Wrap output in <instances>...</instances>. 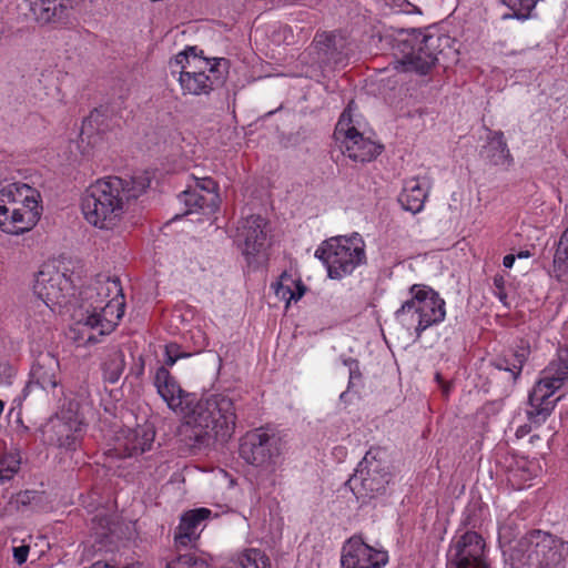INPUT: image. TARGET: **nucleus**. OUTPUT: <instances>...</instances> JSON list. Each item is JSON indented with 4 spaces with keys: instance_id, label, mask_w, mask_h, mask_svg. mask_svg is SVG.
I'll return each instance as SVG.
<instances>
[{
    "instance_id": "bb28decb",
    "label": "nucleus",
    "mask_w": 568,
    "mask_h": 568,
    "mask_svg": "<svg viewBox=\"0 0 568 568\" xmlns=\"http://www.w3.org/2000/svg\"><path fill=\"white\" fill-rule=\"evenodd\" d=\"M276 297L285 301L287 305L291 301H298L305 292V288L300 283H295L288 275L283 274L276 283L272 285Z\"/></svg>"
},
{
    "instance_id": "f704fd0d",
    "label": "nucleus",
    "mask_w": 568,
    "mask_h": 568,
    "mask_svg": "<svg viewBox=\"0 0 568 568\" xmlns=\"http://www.w3.org/2000/svg\"><path fill=\"white\" fill-rule=\"evenodd\" d=\"M38 494L34 490H24L18 493L16 496L11 498V504L14 505V507L18 510H21L26 507H29L32 505V503L37 499Z\"/></svg>"
},
{
    "instance_id": "393cba45",
    "label": "nucleus",
    "mask_w": 568,
    "mask_h": 568,
    "mask_svg": "<svg viewBox=\"0 0 568 568\" xmlns=\"http://www.w3.org/2000/svg\"><path fill=\"white\" fill-rule=\"evenodd\" d=\"M154 442V432L151 428H136L130 430L123 444L125 455L133 457L151 449Z\"/></svg>"
},
{
    "instance_id": "7ed1b4c3",
    "label": "nucleus",
    "mask_w": 568,
    "mask_h": 568,
    "mask_svg": "<svg viewBox=\"0 0 568 568\" xmlns=\"http://www.w3.org/2000/svg\"><path fill=\"white\" fill-rule=\"evenodd\" d=\"M149 186L150 179L145 175L100 179L90 184L82 195L84 219L95 227L112 230L121 222L125 203L139 197Z\"/></svg>"
},
{
    "instance_id": "f257e3e1",
    "label": "nucleus",
    "mask_w": 568,
    "mask_h": 568,
    "mask_svg": "<svg viewBox=\"0 0 568 568\" xmlns=\"http://www.w3.org/2000/svg\"><path fill=\"white\" fill-rule=\"evenodd\" d=\"M124 314V296L116 277L99 274L82 288L77 300L73 317L87 344L99 342L98 336L112 333Z\"/></svg>"
},
{
    "instance_id": "49530a36",
    "label": "nucleus",
    "mask_w": 568,
    "mask_h": 568,
    "mask_svg": "<svg viewBox=\"0 0 568 568\" xmlns=\"http://www.w3.org/2000/svg\"><path fill=\"white\" fill-rule=\"evenodd\" d=\"M503 297H504L503 293L499 291V295H498L499 301H503Z\"/></svg>"
},
{
    "instance_id": "473e14b6",
    "label": "nucleus",
    "mask_w": 568,
    "mask_h": 568,
    "mask_svg": "<svg viewBox=\"0 0 568 568\" xmlns=\"http://www.w3.org/2000/svg\"><path fill=\"white\" fill-rule=\"evenodd\" d=\"M50 430L55 435L54 439H62L67 437L68 433L72 432L74 427L81 428V422L77 418L65 420L63 417H55L50 420Z\"/></svg>"
},
{
    "instance_id": "f3484780",
    "label": "nucleus",
    "mask_w": 568,
    "mask_h": 568,
    "mask_svg": "<svg viewBox=\"0 0 568 568\" xmlns=\"http://www.w3.org/2000/svg\"><path fill=\"white\" fill-rule=\"evenodd\" d=\"M179 200L185 206V214H213L220 205L219 185L212 178L193 176L192 184L179 194Z\"/></svg>"
},
{
    "instance_id": "ddd939ff",
    "label": "nucleus",
    "mask_w": 568,
    "mask_h": 568,
    "mask_svg": "<svg viewBox=\"0 0 568 568\" xmlns=\"http://www.w3.org/2000/svg\"><path fill=\"white\" fill-rule=\"evenodd\" d=\"M239 452L241 458L247 464L271 476L280 465L282 440L275 432L268 428H255L242 437Z\"/></svg>"
},
{
    "instance_id": "2eb2a0df",
    "label": "nucleus",
    "mask_w": 568,
    "mask_h": 568,
    "mask_svg": "<svg viewBox=\"0 0 568 568\" xmlns=\"http://www.w3.org/2000/svg\"><path fill=\"white\" fill-rule=\"evenodd\" d=\"M267 223L260 215H250L239 221L235 242L248 266L257 267L266 258Z\"/></svg>"
},
{
    "instance_id": "b1692460",
    "label": "nucleus",
    "mask_w": 568,
    "mask_h": 568,
    "mask_svg": "<svg viewBox=\"0 0 568 568\" xmlns=\"http://www.w3.org/2000/svg\"><path fill=\"white\" fill-rule=\"evenodd\" d=\"M428 195V184L425 180H408L405 182L399 195L404 210L416 214L424 209Z\"/></svg>"
},
{
    "instance_id": "72a5a7b5",
    "label": "nucleus",
    "mask_w": 568,
    "mask_h": 568,
    "mask_svg": "<svg viewBox=\"0 0 568 568\" xmlns=\"http://www.w3.org/2000/svg\"><path fill=\"white\" fill-rule=\"evenodd\" d=\"M82 433L83 424L81 423V428L74 427L72 432L68 433L67 437H62V439L51 438V440L54 442L59 447H63L69 450H74L80 443Z\"/></svg>"
},
{
    "instance_id": "412c9836",
    "label": "nucleus",
    "mask_w": 568,
    "mask_h": 568,
    "mask_svg": "<svg viewBox=\"0 0 568 568\" xmlns=\"http://www.w3.org/2000/svg\"><path fill=\"white\" fill-rule=\"evenodd\" d=\"M212 511L207 508H196L182 515L179 526L175 529V544L180 547H187L195 541L209 519Z\"/></svg>"
},
{
    "instance_id": "aec40b11",
    "label": "nucleus",
    "mask_w": 568,
    "mask_h": 568,
    "mask_svg": "<svg viewBox=\"0 0 568 568\" xmlns=\"http://www.w3.org/2000/svg\"><path fill=\"white\" fill-rule=\"evenodd\" d=\"M34 387L41 388L53 397H58V393L63 394L60 387V364L53 355H42L33 364L29 381L22 389V397L26 398Z\"/></svg>"
},
{
    "instance_id": "1a4fd4ad",
    "label": "nucleus",
    "mask_w": 568,
    "mask_h": 568,
    "mask_svg": "<svg viewBox=\"0 0 568 568\" xmlns=\"http://www.w3.org/2000/svg\"><path fill=\"white\" fill-rule=\"evenodd\" d=\"M365 246L358 233L339 235L324 241L316 248L315 257L323 262L329 278L341 280L366 263Z\"/></svg>"
},
{
    "instance_id": "6ab92c4d",
    "label": "nucleus",
    "mask_w": 568,
    "mask_h": 568,
    "mask_svg": "<svg viewBox=\"0 0 568 568\" xmlns=\"http://www.w3.org/2000/svg\"><path fill=\"white\" fill-rule=\"evenodd\" d=\"M153 385L168 407L174 413L181 414L182 420H184V414L186 409H191L196 395L185 392L165 366H160L155 371Z\"/></svg>"
},
{
    "instance_id": "dca6fc26",
    "label": "nucleus",
    "mask_w": 568,
    "mask_h": 568,
    "mask_svg": "<svg viewBox=\"0 0 568 568\" xmlns=\"http://www.w3.org/2000/svg\"><path fill=\"white\" fill-rule=\"evenodd\" d=\"M447 568H489L485 541L476 531L456 536L447 554Z\"/></svg>"
},
{
    "instance_id": "cd10ccee",
    "label": "nucleus",
    "mask_w": 568,
    "mask_h": 568,
    "mask_svg": "<svg viewBox=\"0 0 568 568\" xmlns=\"http://www.w3.org/2000/svg\"><path fill=\"white\" fill-rule=\"evenodd\" d=\"M343 38L335 33H323L315 37L316 47L327 60H333L335 63H341L343 58L337 49H343Z\"/></svg>"
},
{
    "instance_id": "a19ab883",
    "label": "nucleus",
    "mask_w": 568,
    "mask_h": 568,
    "mask_svg": "<svg viewBox=\"0 0 568 568\" xmlns=\"http://www.w3.org/2000/svg\"><path fill=\"white\" fill-rule=\"evenodd\" d=\"M99 114L91 113L89 118H87L83 122L81 135L89 134V126L92 125V122H95Z\"/></svg>"
},
{
    "instance_id": "2f4dec72",
    "label": "nucleus",
    "mask_w": 568,
    "mask_h": 568,
    "mask_svg": "<svg viewBox=\"0 0 568 568\" xmlns=\"http://www.w3.org/2000/svg\"><path fill=\"white\" fill-rule=\"evenodd\" d=\"M20 469V459L13 454L0 457V485L13 478Z\"/></svg>"
},
{
    "instance_id": "4be33fe9",
    "label": "nucleus",
    "mask_w": 568,
    "mask_h": 568,
    "mask_svg": "<svg viewBox=\"0 0 568 568\" xmlns=\"http://www.w3.org/2000/svg\"><path fill=\"white\" fill-rule=\"evenodd\" d=\"M31 10L40 24L67 23L71 11V0H37Z\"/></svg>"
},
{
    "instance_id": "de8ad7c7",
    "label": "nucleus",
    "mask_w": 568,
    "mask_h": 568,
    "mask_svg": "<svg viewBox=\"0 0 568 568\" xmlns=\"http://www.w3.org/2000/svg\"><path fill=\"white\" fill-rule=\"evenodd\" d=\"M143 369H144V366H143V363H142L141 366H140V372L139 373H142Z\"/></svg>"
},
{
    "instance_id": "0eeeda50",
    "label": "nucleus",
    "mask_w": 568,
    "mask_h": 568,
    "mask_svg": "<svg viewBox=\"0 0 568 568\" xmlns=\"http://www.w3.org/2000/svg\"><path fill=\"white\" fill-rule=\"evenodd\" d=\"M541 378L529 394L528 419L540 425L552 413L560 397L551 399L556 390L568 381V347H559L557 358L551 361L541 372Z\"/></svg>"
},
{
    "instance_id": "37998d69",
    "label": "nucleus",
    "mask_w": 568,
    "mask_h": 568,
    "mask_svg": "<svg viewBox=\"0 0 568 568\" xmlns=\"http://www.w3.org/2000/svg\"><path fill=\"white\" fill-rule=\"evenodd\" d=\"M515 260H516V255H514V254H508V255H506V256L504 257V260H503V264H504V266H505V267L510 268V267L514 265Z\"/></svg>"
},
{
    "instance_id": "e433bc0d",
    "label": "nucleus",
    "mask_w": 568,
    "mask_h": 568,
    "mask_svg": "<svg viewBox=\"0 0 568 568\" xmlns=\"http://www.w3.org/2000/svg\"><path fill=\"white\" fill-rule=\"evenodd\" d=\"M30 551V547L28 545H21L18 547H13V559L20 566L24 564L28 559V555Z\"/></svg>"
},
{
    "instance_id": "a878e982",
    "label": "nucleus",
    "mask_w": 568,
    "mask_h": 568,
    "mask_svg": "<svg viewBox=\"0 0 568 568\" xmlns=\"http://www.w3.org/2000/svg\"><path fill=\"white\" fill-rule=\"evenodd\" d=\"M125 367V361H124V354L122 351L118 348L111 349L103 363H102V372H103V378L105 382L110 384H115Z\"/></svg>"
},
{
    "instance_id": "a211bd4d",
    "label": "nucleus",
    "mask_w": 568,
    "mask_h": 568,
    "mask_svg": "<svg viewBox=\"0 0 568 568\" xmlns=\"http://www.w3.org/2000/svg\"><path fill=\"white\" fill-rule=\"evenodd\" d=\"M388 552L366 544L361 535L348 538L342 548L341 568H383Z\"/></svg>"
},
{
    "instance_id": "a18cd8bd",
    "label": "nucleus",
    "mask_w": 568,
    "mask_h": 568,
    "mask_svg": "<svg viewBox=\"0 0 568 568\" xmlns=\"http://www.w3.org/2000/svg\"><path fill=\"white\" fill-rule=\"evenodd\" d=\"M493 283H494L495 285H497V276H494V277H493Z\"/></svg>"
},
{
    "instance_id": "f03ea898",
    "label": "nucleus",
    "mask_w": 568,
    "mask_h": 568,
    "mask_svg": "<svg viewBox=\"0 0 568 568\" xmlns=\"http://www.w3.org/2000/svg\"><path fill=\"white\" fill-rule=\"evenodd\" d=\"M236 408L234 400L225 394H212L195 399L186 409L179 428L181 442L193 450H203L216 442H227L235 430Z\"/></svg>"
},
{
    "instance_id": "20e7f679",
    "label": "nucleus",
    "mask_w": 568,
    "mask_h": 568,
    "mask_svg": "<svg viewBox=\"0 0 568 568\" xmlns=\"http://www.w3.org/2000/svg\"><path fill=\"white\" fill-rule=\"evenodd\" d=\"M456 41L437 30H400L394 38V55L405 71L427 74L436 63L457 60Z\"/></svg>"
},
{
    "instance_id": "79ce46f5",
    "label": "nucleus",
    "mask_w": 568,
    "mask_h": 568,
    "mask_svg": "<svg viewBox=\"0 0 568 568\" xmlns=\"http://www.w3.org/2000/svg\"><path fill=\"white\" fill-rule=\"evenodd\" d=\"M435 379L442 386L443 394L448 395L450 390V385L443 381L442 375L439 373H436Z\"/></svg>"
},
{
    "instance_id": "9b49d317",
    "label": "nucleus",
    "mask_w": 568,
    "mask_h": 568,
    "mask_svg": "<svg viewBox=\"0 0 568 568\" xmlns=\"http://www.w3.org/2000/svg\"><path fill=\"white\" fill-rule=\"evenodd\" d=\"M392 475L386 454L379 448L369 449L358 463L348 484L358 500H368L383 495Z\"/></svg>"
},
{
    "instance_id": "c756f323",
    "label": "nucleus",
    "mask_w": 568,
    "mask_h": 568,
    "mask_svg": "<svg viewBox=\"0 0 568 568\" xmlns=\"http://www.w3.org/2000/svg\"><path fill=\"white\" fill-rule=\"evenodd\" d=\"M503 464L507 486L511 489H521L523 481L526 480V470L524 465H520L513 456H505Z\"/></svg>"
},
{
    "instance_id": "423d86ee",
    "label": "nucleus",
    "mask_w": 568,
    "mask_h": 568,
    "mask_svg": "<svg viewBox=\"0 0 568 568\" xmlns=\"http://www.w3.org/2000/svg\"><path fill=\"white\" fill-rule=\"evenodd\" d=\"M409 298L394 313V317L405 329L413 331L416 337L433 325L444 321L445 301L432 287L414 284L409 287Z\"/></svg>"
},
{
    "instance_id": "9d476101",
    "label": "nucleus",
    "mask_w": 568,
    "mask_h": 568,
    "mask_svg": "<svg viewBox=\"0 0 568 568\" xmlns=\"http://www.w3.org/2000/svg\"><path fill=\"white\" fill-rule=\"evenodd\" d=\"M181 65L179 83L183 94H209L215 84L222 83L227 68V60L217 59L213 64L196 58L194 49L179 53L174 59Z\"/></svg>"
},
{
    "instance_id": "c9c22d12",
    "label": "nucleus",
    "mask_w": 568,
    "mask_h": 568,
    "mask_svg": "<svg viewBox=\"0 0 568 568\" xmlns=\"http://www.w3.org/2000/svg\"><path fill=\"white\" fill-rule=\"evenodd\" d=\"M184 356L187 355L180 352V346L178 344L171 343L165 346V364L168 366H173L179 358Z\"/></svg>"
},
{
    "instance_id": "6e6552de",
    "label": "nucleus",
    "mask_w": 568,
    "mask_h": 568,
    "mask_svg": "<svg viewBox=\"0 0 568 568\" xmlns=\"http://www.w3.org/2000/svg\"><path fill=\"white\" fill-rule=\"evenodd\" d=\"M503 555L510 568H559L562 560L555 538L541 530L528 532Z\"/></svg>"
},
{
    "instance_id": "c85d7f7f",
    "label": "nucleus",
    "mask_w": 568,
    "mask_h": 568,
    "mask_svg": "<svg viewBox=\"0 0 568 568\" xmlns=\"http://www.w3.org/2000/svg\"><path fill=\"white\" fill-rule=\"evenodd\" d=\"M552 266L555 276L558 280L568 275V226L561 233L559 241L557 242Z\"/></svg>"
},
{
    "instance_id": "39448f33",
    "label": "nucleus",
    "mask_w": 568,
    "mask_h": 568,
    "mask_svg": "<svg viewBox=\"0 0 568 568\" xmlns=\"http://www.w3.org/2000/svg\"><path fill=\"white\" fill-rule=\"evenodd\" d=\"M41 196L26 183H10L0 190V229L13 235L31 230L41 216Z\"/></svg>"
},
{
    "instance_id": "4c0bfd02",
    "label": "nucleus",
    "mask_w": 568,
    "mask_h": 568,
    "mask_svg": "<svg viewBox=\"0 0 568 568\" xmlns=\"http://www.w3.org/2000/svg\"><path fill=\"white\" fill-rule=\"evenodd\" d=\"M476 505L468 506L464 511L463 523L465 525L476 526L477 519L475 518Z\"/></svg>"
},
{
    "instance_id": "7c9ffc66",
    "label": "nucleus",
    "mask_w": 568,
    "mask_h": 568,
    "mask_svg": "<svg viewBox=\"0 0 568 568\" xmlns=\"http://www.w3.org/2000/svg\"><path fill=\"white\" fill-rule=\"evenodd\" d=\"M166 568H209V565L206 560L200 556L187 552L168 562Z\"/></svg>"
},
{
    "instance_id": "ea45409f",
    "label": "nucleus",
    "mask_w": 568,
    "mask_h": 568,
    "mask_svg": "<svg viewBox=\"0 0 568 568\" xmlns=\"http://www.w3.org/2000/svg\"><path fill=\"white\" fill-rule=\"evenodd\" d=\"M501 135H503V133L499 132V139L501 138ZM498 148H499V159L503 158L505 161H507V165H509L511 159H510V154H509V150L507 149V145L499 140Z\"/></svg>"
},
{
    "instance_id": "5701e85b",
    "label": "nucleus",
    "mask_w": 568,
    "mask_h": 568,
    "mask_svg": "<svg viewBox=\"0 0 568 568\" xmlns=\"http://www.w3.org/2000/svg\"><path fill=\"white\" fill-rule=\"evenodd\" d=\"M529 353V346L521 344L511 349L509 354L505 355L501 362L499 361V372H504L505 376L503 379L508 382L509 392L513 390L517 379L519 378Z\"/></svg>"
},
{
    "instance_id": "4468645a",
    "label": "nucleus",
    "mask_w": 568,
    "mask_h": 568,
    "mask_svg": "<svg viewBox=\"0 0 568 568\" xmlns=\"http://www.w3.org/2000/svg\"><path fill=\"white\" fill-rule=\"evenodd\" d=\"M334 138L339 143L342 153L354 162H369L382 150L381 145L369 138H365L355 126L351 106L341 114L335 128Z\"/></svg>"
},
{
    "instance_id": "f8f14e48",
    "label": "nucleus",
    "mask_w": 568,
    "mask_h": 568,
    "mask_svg": "<svg viewBox=\"0 0 568 568\" xmlns=\"http://www.w3.org/2000/svg\"><path fill=\"white\" fill-rule=\"evenodd\" d=\"M73 275V270L64 261L44 263L36 276L33 291L50 308L65 306L75 298Z\"/></svg>"
},
{
    "instance_id": "c03bdc74",
    "label": "nucleus",
    "mask_w": 568,
    "mask_h": 568,
    "mask_svg": "<svg viewBox=\"0 0 568 568\" xmlns=\"http://www.w3.org/2000/svg\"><path fill=\"white\" fill-rule=\"evenodd\" d=\"M529 256H530V253H529L528 251H520V252L516 255V257H518V258H527V257H529Z\"/></svg>"
},
{
    "instance_id": "58836bf2",
    "label": "nucleus",
    "mask_w": 568,
    "mask_h": 568,
    "mask_svg": "<svg viewBox=\"0 0 568 568\" xmlns=\"http://www.w3.org/2000/svg\"><path fill=\"white\" fill-rule=\"evenodd\" d=\"M491 133L489 132L488 135H490ZM490 142L487 144V145H484L481 151H480V154L483 156H486V158H494L495 156V150L496 148L494 146V138L490 139V136H487Z\"/></svg>"
}]
</instances>
